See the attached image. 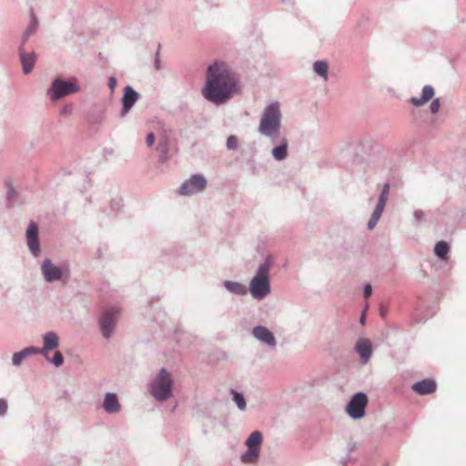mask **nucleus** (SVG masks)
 Instances as JSON below:
<instances>
[{
	"label": "nucleus",
	"instance_id": "1",
	"mask_svg": "<svg viewBox=\"0 0 466 466\" xmlns=\"http://www.w3.org/2000/svg\"><path fill=\"white\" fill-rule=\"evenodd\" d=\"M238 86L236 74L226 63L216 61L207 68L206 83L201 93L206 100L220 106L238 92Z\"/></svg>",
	"mask_w": 466,
	"mask_h": 466
},
{
	"label": "nucleus",
	"instance_id": "2",
	"mask_svg": "<svg viewBox=\"0 0 466 466\" xmlns=\"http://www.w3.org/2000/svg\"><path fill=\"white\" fill-rule=\"evenodd\" d=\"M282 114L279 102L268 105L261 115L258 131L260 135L276 139L281 129Z\"/></svg>",
	"mask_w": 466,
	"mask_h": 466
},
{
	"label": "nucleus",
	"instance_id": "3",
	"mask_svg": "<svg viewBox=\"0 0 466 466\" xmlns=\"http://www.w3.org/2000/svg\"><path fill=\"white\" fill-rule=\"evenodd\" d=\"M271 265V257L268 256L264 262L258 266L256 274L249 282L248 290L258 300H262L270 293L269 270Z\"/></svg>",
	"mask_w": 466,
	"mask_h": 466
},
{
	"label": "nucleus",
	"instance_id": "4",
	"mask_svg": "<svg viewBox=\"0 0 466 466\" xmlns=\"http://www.w3.org/2000/svg\"><path fill=\"white\" fill-rule=\"evenodd\" d=\"M172 387L173 381L170 374L165 368H162L152 380L149 391L157 400L163 402L171 396Z\"/></svg>",
	"mask_w": 466,
	"mask_h": 466
},
{
	"label": "nucleus",
	"instance_id": "5",
	"mask_svg": "<svg viewBox=\"0 0 466 466\" xmlns=\"http://www.w3.org/2000/svg\"><path fill=\"white\" fill-rule=\"evenodd\" d=\"M79 90L80 87L76 85V78L72 77L69 80H64L61 77H56L53 79L46 94L51 101H57Z\"/></svg>",
	"mask_w": 466,
	"mask_h": 466
},
{
	"label": "nucleus",
	"instance_id": "6",
	"mask_svg": "<svg viewBox=\"0 0 466 466\" xmlns=\"http://www.w3.org/2000/svg\"><path fill=\"white\" fill-rule=\"evenodd\" d=\"M41 273L47 283L55 281L66 283L70 277V268L68 264L64 263L60 266H56L49 258H46L41 265Z\"/></svg>",
	"mask_w": 466,
	"mask_h": 466
},
{
	"label": "nucleus",
	"instance_id": "7",
	"mask_svg": "<svg viewBox=\"0 0 466 466\" xmlns=\"http://www.w3.org/2000/svg\"><path fill=\"white\" fill-rule=\"evenodd\" d=\"M369 399L366 393L357 392L349 400L346 406L347 414L353 420H360L366 414Z\"/></svg>",
	"mask_w": 466,
	"mask_h": 466
},
{
	"label": "nucleus",
	"instance_id": "8",
	"mask_svg": "<svg viewBox=\"0 0 466 466\" xmlns=\"http://www.w3.org/2000/svg\"><path fill=\"white\" fill-rule=\"evenodd\" d=\"M119 311L116 308L106 309L98 319V325L104 339H108L115 331Z\"/></svg>",
	"mask_w": 466,
	"mask_h": 466
},
{
	"label": "nucleus",
	"instance_id": "9",
	"mask_svg": "<svg viewBox=\"0 0 466 466\" xmlns=\"http://www.w3.org/2000/svg\"><path fill=\"white\" fill-rule=\"evenodd\" d=\"M207 187V179L202 174H194L188 179L184 181L178 188L181 196H190L199 193Z\"/></svg>",
	"mask_w": 466,
	"mask_h": 466
},
{
	"label": "nucleus",
	"instance_id": "10",
	"mask_svg": "<svg viewBox=\"0 0 466 466\" xmlns=\"http://www.w3.org/2000/svg\"><path fill=\"white\" fill-rule=\"evenodd\" d=\"M25 239L31 254L37 258L41 253L39 241V227L36 222L31 220L25 231Z\"/></svg>",
	"mask_w": 466,
	"mask_h": 466
},
{
	"label": "nucleus",
	"instance_id": "11",
	"mask_svg": "<svg viewBox=\"0 0 466 466\" xmlns=\"http://www.w3.org/2000/svg\"><path fill=\"white\" fill-rule=\"evenodd\" d=\"M390 184L386 183L382 187L375 209L368 221L367 227L369 229L374 228L380 218L388 200Z\"/></svg>",
	"mask_w": 466,
	"mask_h": 466
},
{
	"label": "nucleus",
	"instance_id": "12",
	"mask_svg": "<svg viewBox=\"0 0 466 466\" xmlns=\"http://www.w3.org/2000/svg\"><path fill=\"white\" fill-rule=\"evenodd\" d=\"M140 98V94L137 92L131 86H127L123 89V96L121 98L122 108L119 116L124 118Z\"/></svg>",
	"mask_w": 466,
	"mask_h": 466
},
{
	"label": "nucleus",
	"instance_id": "13",
	"mask_svg": "<svg viewBox=\"0 0 466 466\" xmlns=\"http://www.w3.org/2000/svg\"><path fill=\"white\" fill-rule=\"evenodd\" d=\"M355 350L359 354L360 361L366 364L372 355V344L369 339L359 338L355 344Z\"/></svg>",
	"mask_w": 466,
	"mask_h": 466
},
{
	"label": "nucleus",
	"instance_id": "14",
	"mask_svg": "<svg viewBox=\"0 0 466 466\" xmlns=\"http://www.w3.org/2000/svg\"><path fill=\"white\" fill-rule=\"evenodd\" d=\"M252 335L268 347H275L277 345L274 334L265 326H256L252 330Z\"/></svg>",
	"mask_w": 466,
	"mask_h": 466
},
{
	"label": "nucleus",
	"instance_id": "15",
	"mask_svg": "<svg viewBox=\"0 0 466 466\" xmlns=\"http://www.w3.org/2000/svg\"><path fill=\"white\" fill-rule=\"evenodd\" d=\"M59 347L58 335L54 331H48L43 336V347L40 349L41 355L46 358L48 353Z\"/></svg>",
	"mask_w": 466,
	"mask_h": 466
},
{
	"label": "nucleus",
	"instance_id": "16",
	"mask_svg": "<svg viewBox=\"0 0 466 466\" xmlns=\"http://www.w3.org/2000/svg\"><path fill=\"white\" fill-rule=\"evenodd\" d=\"M411 389L419 395H429L436 391L437 384L432 379H423L413 383Z\"/></svg>",
	"mask_w": 466,
	"mask_h": 466
},
{
	"label": "nucleus",
	"instance_id": "17",
	"mask_svg": "<svg viewBox=\"0 0 466 466\" xmlns=\"http://www.w3.org/2000/svg\"><path fill=\"white\" fill-rule=\"evenodd\" d=\"M19 56L22 64L23 73L25 75H28L32 72L35 62H36V55L34 52L26 53L25 51V47L23 45L19 46Z\"/></svg>",
	"mask_w": 466,
	"mask_h": 466
},
{
	"label": "nucleus",
	"instance_id": "18",
	"mask_svg": "<svg viewBox=\"0 0 466 466\" xmlns=\"http://www.w3.org/2000/svg\"><path fill=\"white\" fill-rule=\"evenodd\" d=\"M103 409L107 414H116L121 410L118 396L114 392H106L103 401Z\"/></svg>",
	"mask_w": 466,
	"mask_h": 466
},
{
	"label": "nucleus",
	"instance_id": "19",
	"mask_svg": "<svg viewBox=\"0 0 466 466\" xmlns=\"http://www.w3.org/2000/svg\"><path fill=\"white\" fill-rule=\"evenodd\" d=\"M5 186L7 187L6 192V202L7 208H15L16 206L23 205L25 203V199L23 197L15 190L13 186L11 180L5 182Z\"/></svg>",
	"mask_w": 466,
	"mask_h": 466
},
{
	"label": "nucleus",
	"instance_id": "20",
	"mask_svg": "<svg viewBox=\"0 0 466 466\" xmlns=\"http://www.w3.org/2000/svg\"><path fill=\"white\" fill-rule=\"evenodd\" d=\"M434 88L430 85H426L422 88L421 96H411L410 102L415 106H420L430 101L434 96Z\"/></svg>",
	"mask_w": 466,
	"mask_h": 466
},
{
	"label": "nucleus",
	"instance_id": "21",
	"mask_svg": "<svg viewBox=\"0 0 466 466\" xmlns=\"http://www.w3.org/2000/svg\"><path fill=\"white\" fill-rule=\"evenodd\" d=\"M223 287L231 294L237 296H245L248 294V289L245 285L232 280L223 281Z\"/></svg>",
	"mask_w": 466,
	"mask_h": 466
},
{
	"label": "nucleus",
	"instance_id": "22",
	"mask_svg": "<svg viewBox=\"0 0 466 466\" xmlns=\"http://www.w3.org/2000/svg\"><path fill=\"white\" fill-rule=\"evenodd\" d=\"M288 139L282 138L279 145L274 147L271 151L273 158L277 161L285 160L288 157Z\"/></svg>",
	"mask_w": 466,
	"mask_h": 466
},
{
	"label": "nucleus",
	"instance_id": "23",
	"mask_svg": "<svg viewBox=\"0 0 466 466\" xmlns=\"http://www.w3.org/2000/svg\"><path fill=\"white\" fill-rule=\"evenodd\" d=\"M37 25H38L37 18H36L35 15L32 12L30 24L25 28V30L22 35V38H21L20 45H23V47H25V45L27 42V40L29 39V37L35 33Z\"/></svg>",
	"mask_w": 466,
	"mask_h": 466
},
{
	"label": "nucleus",
	"instance_id": "24",
	"mask_svg": "<svg viewBox=\"0 0 466 466\" xmlns=\"http://www.w3.org/2000/svg\"><path fill=\"white\" fill-rule=\"evenodd\" d=\"M263 435L259 431H252L245 441L247 448H253L260 451Z\"/></svg>",
	"mask_w": 466,
	"mask_h": 466
},
{
	"label": "nucleus",
	"instance_id": "25",
	"mask_svg": "<svg viewBox=\"0 0 466 466\" xmlns=\"http://www.w3.org/2000/svg\"><path fill=\"white\" fill-rule=\"evenodd\" d=\"M449 252H450V246L446 241L441 240L435 244L434 254L440 259L446 260L448 258Z\"/></svg>",
	"mask_w": 466,
	"mask_h": 466
},
{
	"label": "nucleus",
	"instance_id": "26",
	"mask_svg": "<svg viewBox=\"0 0 466 466\" xmlns=\"http://www.w3.org/2000/svg\"><path fill=\"white\" fill-rule=\"evenodd\" d=\"M157 150L160 152L158 161L162 164L166 163L168 158L169 143L167 137L163 138L157 146Z\"/></svg>",
	"mask_w": 466,
	"mask_h": 466
},
{
	"label": "nucleus",
	"instance_id": "27",
	"mask_svg": "<svg viewBox=\"0 0 466 466\" xmlns=\"http://www.w3.org/2000/svg\"><path fill=\"white\" fill-rule=\"evenodd\" d=\"M260 451L253 448H247V451L241 455V461L244 463H253L258 460Z\"/></svg>",
	"mask_w": 466,
	"mask_h": 466
},
{
	"label": "nucleus",
	"instance_id": "28",
	"mask_svg": "<svg viewBox=\"0 0 466 466\" xmlns=\"http://www.w3.org/2000/svg\"><path fill=\"white\" fill-rule=\"evenodd\" d=\"M328 69L329 64L324 60H318L313 64L314 72L325 80L328 78Z\"/></svg>",
	"mask_w": 466,
	"mask_h": 466
},
{
	"label": "nucleus",
	"instance_id": "29",
	"mask_svg": "<svg viewBox=\"0 0 466 466\" xmlns=\"http://www.w3.org/2000/svg\"><path fill=\"white\" fill-rule=\"evenodd\" d=\"M230 393L232 395V400L236 403L237 407L240 410H245L247 408V403L243 393L238 392L233 389L230 390Z\"/></svg>",
	"mask_w": 466,
	"mask_h": 466
},
{
	"label": "nucleus",
	"instance_id": "30",
	"mask_svg": "<svg viewBox=\"0 0 466 466\" xmlns=\"http://www.w3.org/2000/svg\"><path fill=\"white\" fill-rule=\"evenodd\" d=\"M46 359L49 363H52L56 368L61 367L65 361L63 354L58 350L55 351L54 356L52 358H49L47 356Z\"/></svg>",
	"mask_w": 466,
	"mask_h": 466
},
{
	"label": "nucleus",
	"instance_id": "31",
	"mask_svg": "<svg viewBox=\"0 0 466 466\" xmlns=\"http://www.w3.org/2000/svg\"><path fill=\"white\" fill-rule=\"evenodd\" d=\"M21 352L25 356V358H27L29 356L35 355V354L41 355L40 348H36L35 346H30L27 348H25L21 350Z\"/></svg>",
	"mask_w": 466,
	"mask_h": 466
},
{
	"label": "nucleus",
	"instance_id": "32",
	"mask_svg": "<svg viewBox=\"0 0 466 466\" xmlns=\"http://www.w3.org/2000/svg\"><path fill=\"white\" fill-rule=\"evenodd\" d=\"M226 146L228 150H236L238 147L237 137L233 135L229 136L227 139Z\"/></svg>",
	"mask_w": 466,
	"mask_h": 466
},
{
	"label": "nucleus",
	"instance_id": "33",
	"mask_svg": "<svg viewBox=\"0 0 466 466\" xmlns=\"http://www.w3.org/2000/svg\"><path fill=\"white\" fill-rule=\"evenodd\" d=\"M25 356L22 354L21 350L15 352L12 357V365L15 367H19L23 360H25Z\"/></svg>",
	"mask_w": 466,
	"mask_h": 466
},
{
	"label": "nucleus",
	"instance_id": "34",
	"mask_svg": "<svg viewBox=\"0 0 466 466\" xmlns=\"http://www.w3.org/2000/svg\"><path fill=\"white\" fill-rule=\"evenodd\" d=\"M122 200L121 199H112L110 202V211L111 213H116L122 208Z\"/></svg>",
	"mask_w": 466,
	"mask_h": 466
},
{
	"label": "nucleus",
	"instance_id": "35",
	"mask_svg": "<svg viewBox=\"0 0 466 466\" xmlns=\"http://www.w3.org/2000/svg\"><path fill=\"white\" fill-rule=\"evenodd\" d=\"M441 102L440 98H435L431 101L430 105V110L432 114H437L440 110Z\"/></svg>",
	"mask_w": 466,
	"mask_h": 466
},
{
	"label": "nucleus",
	"instance_id": "36",
	"mask_svg": "<svg viewBox=\"0 0 466 466\" xmlns=\"http://www.w3.org/2000/svg\"><path fill=\"white\" fill-rule=\"evenodd\" d=\"M8 410V404L6 400L0 399V417H4L6 415Z\"/></svg>",
	"mask_w": 466,
	"mask_h": 466
},
{
	"label": "nucleus",
	"instance_id": "37",
	"mask_svg": "<svg viewBox=\"0 0 466 466\" xmlns=\"http://www.w3.org/2000/svg\"><path fill=\"white\" fill-rule=\"evenodd\" d=\"M372 294V286L370 283L365 284L363 288V296L368 299Z\"/></svg>",
	"mask_w": 466,
	"mask_h": 466
},
{
	"label": "nucleus",
	"instance_id": "38",
	"mask_svg": "<svg viewBox=\"0 0 466 466\" xmlns=\"http://www.w3.org/2000/svg\"><path fill=\"white\" fill-rule=\"evenodd\" d=\"M424 217V212L421 209H417L413 212V218L415 222H420Z\"/></svg>",
	"mask_w": 466,
	"mask_h": 466
},
{
	"label": "nucleus",
	"instance_id": "39",
	"mask_svg": "<svg viewBox=\"0 0 466 466\" xmlns=\"http://www.w3.org/2000/svg\"><path fill=\"white\" fill-rule=\"evenodd\" d=\"M116 84H117V81H116V78L115 76H109L108 77V87L110 88L111 93H113L115 91Z\"/></svg>",
	"mask_w": 466,
	"mask_h": 466
},
{
	"label": "nucleus",
	"instance_id": "40",
	"mask_svg": "<svg viewBox=\"0 0 466 466\" xmlns=\"http://www.w3.org/2000/svg\"><path fill=\"white\" fill-rule=\"evenodd\" d=\"M146 143L147 145V147H152L155 143V135L154 133L150 132L147 135V137H146Z\"/></svg>",
	"mask_w": 466,
	"mask_h": 466
},
{
	"label": "nucleus",
	"instance_id": "41",
	"mask_svg": "<svg viewBox=\"0 0 466 466\" xmlns=\"http://www.w3.org/2000/svg\"><path fill=\"white\" fill-rule=\"evenodd\" d=\"M160 60H159V57H158V55H157L156 58H155V67L157 70H158L160 68Z\"/></svg>",
	"mask_w": 466,
	"mask_h": 466
},
{
	"label": "nucleus",
	"instance_id": "42",
	"mask_svg": "<svg viewBox=\"0 0 466 466\" xmlns=\"http://www.w3.org/2000/svg\"><path fill=\"white\" fill-rule=\"evenodd\" d=\"M365 321H366V314H365V312H363V313L360 315V322L361 324H364V323H365Z\"/></svg>",
	"mask_w": 466,
	"mask_h": 466
},
{
	"label": "nucleus",
	"instance_id": "43",
	"mask_svg": "<svg viewBox=\"0 0 466 466\" xmlns=\"http://www.w3.org/2000/svg\"><path fill=\"white\" fill-rule=\"evenodd\" d=\"M67 112H69V109H68V107H67V106H65V107H64V109H63V113H65V114H66V113H67Z\"/></svg>",
	"mask_w": 466,
	"mask_h": 466
},
{
	"label": "nucleus",
	"instance_id": "44",
	"mask_svg": "<svg viewBox=\"0 0 466 466\" xmlns=\"http://www.w3.org/2000/svg\"><path fill=\"white\" fill-rule=\"evenodd\" d=\"M354 449V445L350 446V451H351Z\"/></svg>",
	"mask_w": 466,
	"mask_h": 466
},
{
	"label": "nucleus",
	"instance_id": "45",
	"mask_svg": "<svg viewBox=\"0 0 466 466\" xmlns=\"http://www.w3.org/2000/svg\"><path fill=\"white\" fill-rule=\"evenodd\" d=\"M342 463L345 465L347 463V460H343Z\"/></svg>",
	"mask_w": 466,
	"mask_h": 466
}]
</instances>
